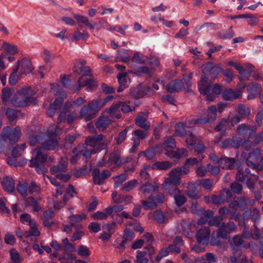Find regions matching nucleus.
<instances>
[{"instance_id":"bf43d9fd","label":"nucleus","mask_w":263,"mask_h":263,"mask_svg":"<svg viewBox=\"0 0 263 263\" xmlns=\"http://www.w3.org/2000/svg\"><path fill=\"white\" fill-rule=\"evenodd\" d=\"M154 219L159 224H162L165 222V217L162 212L160 210H156L154 213Z\"/></svg>"},{"instance_id":"0e129e2a","label":"nucleus","mask_w":263,"mask_h":263,"mask_svg":"<svg viewBox=\"0 0 263 263\" xmlns=\"http://www.w3.org/2000/svg\"><path fill=\"white\" fill-rule=\"evenodd\" d=\"M138 184V181L136 179H133L126 182L122 190L126 192H129L134 189Z\"/></svg>"},{"instance_id":"680f3d73","label":"nucleus","mask_w":263,"mask_h":263,"mask_svg":"<svg viewBox=\"0 0 263 263\" xmlns=\"http://www.w3.org/2000/svg\"><path fill=\"white\" fill-rule=\"evenodd\" d=\"M43 140V135H32L29 137L30 144L35 146L37 144H41Z\"/></svg>"},{"instance_id":"dca6fc26","label":"nucleus","mask_w":263,"mask_h":263,"mask_svg":"<svg viewBox=\"0 0 263 263\" xmlns=\"http://www.w3.org/2000/svg\"><path fill=\"white\" fill-rule=\"evenodd\" d=\"M169 193L173 196L175 204L177 206H181L186 202V197L177 187H173L169 191Z\"/></svg>"},{"instance_id":"8fccbe9b","label":"nucleus","mask_w":263,"mask_h":263,"mask_svg":"<svg viewBox=\"0 0 263 263\" xmlns=\"http://www.w3.org/2000/svg\"><path fill=\"white\" fill-rule=\"evenodd\" d=\"M2 92V99L3 103L6 104L11 100L12 95V90L9 88H4L3 89Z\"/></svg>"},{"instance_id":"774afa93","label":"nucleus","mask_w":263,"mask_h":263,"mask_svg":"<svg viewBox=\"0 0 263 263\" xmlns=\"http://www.w3.org/2000/svg\"><path fill=\"white\" fill-rule=\"evenodd\" d=\"M137 263H147L148 259L145 257L146 254V251H138L137 252Z\"/></svg>"},{"instance_id":"ea45409f","label":"nucleus","mask_w":263,"mask_h":263,"mask_svg":"<svg viewBox=\"0 0 263 263\" xmlns=\"http://www.w3.org/2000/svg\"><path fill=\"white\" fill-rule=\"evenodd\" d=\"M88 106L90 111L96 114L103 106V103H102V99L93 100L89 102Z\"/></svg>"},{"instance_id":"6e6552de","label":"nucleus","mask_w":263,"mask_h":263,"mask_svg":"<svg viewBox=\"0 0 263 263\" xmlns=\"http://www.w3.org/2000/svg\"><path fill=\"white\" fill-rule=\"evenodd\" d=\"M258 176L254 174H251L249 168H246L245 171L239 170L236 175V180L239 182L246 181V184L249 189L253 191L254 189V184L258 180Z\"/></svg>"},{"instance_id":"2eb2a0df","label":"nucleus","mask_w":263,"mask_h":263,"mask_svg":"<svg viewBox=\"0 0 263 263\" xmlns=\"http://www.w3.org/2000/svg\"><path fill=\"white\" fill-rule=\"evenodd\" d=\"M210 235V228L207 227H203L197 232L196 238L199 243L207 245L209 241Z\"/></svg>"},{"instance_id":"f3484780","label":"nucleus","mask_w":263,"mask_h":263,"mask_svg":"<svg viewBox=\"0 0 263 263\" xmlns=\"http://www.w3.org/2000/svg\"><path fill=\"white\" fill-rule=\"evenodd\" d=\"M110 176V173L108 170H104L102 173H100V170L95 168L92 171V176L94 183L100 184L102 183L106 179Z\"/></svg>"},{"instance_id":"f257e3e1","label":"nucleus","mask_w":263,"mask_h":263,"mask_svg":"<svg viewBox=\"0 0 263 263\" xmlns=\"http://www.w3.org/2000/svg\"><path fill=\"white\" fill-rule=\"evenodd\" d=\"M86 62L84 60H80L76 62L73 66V72L75 74L81 75L78 80L79 90L82 87L86 86L87 91H91L97 86L96 82L91 78V69L89 66H86Z\"/></svg>"},{"instance_id":"4468645a","label":"nucleus","mask_w":263,"mask_h":263,"mask_svg":"<svg viewBox=\"0 0 263 263\" xmlns=\"http://www.w3.org/2000/svg\"><path fill=\"white\" fill-rule=\"evenodd\" d=\"M133 159L132 157H120L119 153L115 152L110 154L108 159V162L114 164L117 166H120L123 164L132 162Z\"/></svg>"},{"instance_id":"e433bc0d","label":"nucleus","mask_w":263,"mask_h":263,"mask_svg":"<svg viewBox=\"0 0 263 263\" xmlns=\"http://www.w3.org/2000/svg\"><path fill=\"white\" fill-rule=\"evenodd\" d=\"M103 139V135L102 134L96 136L88 137L86 140V143L91 147H95L99 144Z\"/></svg>"},{"instance_id":"69168bd1","label":"nucleus","mask_w":263,"mask_h":263,"mask_svg":"<svg viewBox=\"0 0 263 263\" xmlns=\"http://www.w3.org/2000/svg\"><path fill=\"white\" fill-rule=\"evenodd\" d=\"M148 200H153L156 203H162L165 200V197L162 193H159L156 195L151 194L148 197Z\"/></svg>"},{"instance_id":"2f4dec72","label":"nucleus","mask_w":263,"mask_h":263,"mask_svg":"<svg viewBox=\"0 0 263 263\" xmlns=\"http://www.w3.org/2000/svg\"><path fill=\"white\" fill-rule=\"evenodd\" d=\"M112 210L111 208H107L103 211H97L92 216L94 219L104 220L107 219L108 215H112Z\"/></svg>"},{"instance_id":"4c0bfd02","label":"nucleus","mask_w":263,"mask_h":263,"mask_svg":"<svg viewBox=\"0 0 263 263\" xmlns=\"http://www.w3.org/2000/svg\"><path fill=\"white\" fill-rule=\"evenodd\" d=\"M131 61L133 63L140 65L146 63L148 61V58L139 52L135 51Z\"/></svg>"},{"instance_id":"e2e57ef3","label":"nucleus","mask_w":263,"mask_h":263,"mask_svg":"<svg viewBox=\"0 0 263 263\" xmlns=\"http://www.w3.org/2000/svg\"><path fill=\"white\" fill-rule=\"evenodd\" d=\"M120 103L121 104L120 109L123 112L127 113L130 111H133L135 109L134 106L129 105V102L127 103L126 102L120 101Z\"/></svg>"},{"instance_id":"f03ea898","label":"nucleus","mask_w":263,"mask_h":263,"mask_svg":"<svg viewBox=\"0 0 263 263\" xmlns=\"http://www.w3.org/2000/svg\"><path fill=\"white\" fill-rule=\"evenodd\" d=\"M35 155L29 161V165L34 167L38 174H45L47 172V167L53 162L54 159L52 157H47L41 149L35 148L33 150Z\"/></svg>"},{"instance_id":"de8ad7c7","label":"nucleus","mask_w":263,"mask_h":263,"mask_svg":"<svg viewBox=\"0 0 263 263\" xmlns=\"http://www.w3.org/2000/svg\"><path fill=\"white\" fill-rule=\"evenodd\" d=\"M18 112L17 110L8 108L6 110V116L11 124H15L17 118Z\"/></svg>"},{"instance_id":"a18cd8bd","label":"nucleus","mask_w":263,"mask_h":263,"mask_svg":"<svg viewBox=\"0 0 263 263\" xmlns=\"http://www.w3.org/2000/svg\"><path fill=\"white\" fill-rule=\"evenodd\" d=\"M172 166V164L169 161H158L155 162L153 166L154 169L160 170H166L170 168Z\"/></svg>"},{"instance_id":"b1692460","label":"nucleus","mask_w":263,"mask_h":263,"mask_svg":"<svg viewBox=\"0 0 263 263\" xmlns=\"http://www.w3.org/2000/svg\"><path fill=\"white\" fill-rule=\"evenodd\" d=\"M73 17L76 20L77 23L80 27H81V25L83 24L88 27L90 30H93L95 28L96 23L93 24L90 23L88 18L86 16L80 14H74Z\"/></svg>"},{"instance_id":"5701e85b","label":"nucleus","mask_w":263,"mask_h":263,"mask_svg":"<svg viewBox=\"0 0 263 263\" xmlns=\"http://www.w3.org/2000/svg\"><path fill=\"white\" fill-rule=\"evenodd\" d=\"M63 102L62 98L59 97L56 98L54 102L49 106V109L47 111L48 115L50 117H52L55 112L61 108Z\"/></svg>"},{"instance_id":"052dcab7","label":"nucleus","mask_w":263,"mask_h":263,"mask_svg":"<svg viewBox=\"0 0 263 263\" xmlns=\"http://www.w3.org/2000/svg\"><path fill=\"white\" fill-rule=\"evenodd\" d=\"M144 92L141 87L138 86L131 89L130 95L135 98H141L144 96Z\"/></svg>"},{"instance_id":"a19ab883","label":"nucleus","mask_w":263,"mask_h":263,"mask_svg":"<svg viewBox=\"0 0 263 263\" xmlns=\"http://www.w3.org/2000/svg\"><path fill=\"white\" fill-rule=\"evenodd\" d=\"M240 93L233 91L232 89L226 90L222 93V97L225 100L232 101L239 97Z\"/></svg>"},{"instance_id":"20e7f679","label":"nucleus","mask_w":263,"mask_h":263,"mask_svg":"<svg viewBox=\"0 0 263 263\" xmlns=\"http://www.w3.org/2000/svg\"><path fill=\"white\" fill-rule=\"evenodd\" d=\"M198 88L200 93L206 96V100L213 101L216 95L222 92V87L218 84H212L206 77L202 78L198 84Z\"/></svg>"},{"instance_id":"a211bd4d","label":"nucleus","mask_w":263,"mask_h":263,"mask_svg":"<svg viewBox=\"0 0 263 263\" xmlns=\"http://www.w3.org/2000/svg\"><path fill=\"white\" fill-rule=\"evenodd\" d=\"M159 186L155 181L146 182L143 183L139 191L144 195H146L154 192L159 189Z\"/></svg>"},{"instance_id":"1a4fd4ad","label":"nucleus","mask_w":263,"mask_h":263,"mask_svg":"<svg viewBox=\"0 0 263 263\" xmlns=\"http://www.w3.org/2000/svg\"><path fill=\"white\" fill-rule=\"evenodd\" d=\"M260 155L261 149L259 148L252 149L246 160L247 166L257 172L263 171V164L258 163Z\"/></svg>"},{"instance_id":"5fc2aeb1","label":"nucleus","mask_w":263,"mask_h":263,"mask_svg":"<svg viewBox=\"0 0 263 263\" xmlns=\"http://www.w3.org/2000/svg\"><path fill=\"white\" fill-rule=\"evenodd\" d=\"M3 47L4 51L8 54L13 55L17 52V47L14 45L3 42Z\"/></svg>"},{"instance_id":"0eeeda50","label":"nucleus","mask_w":263,"mask_h":263,"mask_svg":"<svg viewBox=\"0 0 263 263\" xmlns=\"http://www.w3.org/2000/svg\"><path fill=\"white\" fill-rule=\"evenodd\" d=\"M59 127L58 126L51 125L47 130V134L43 135V140L42 142V148L52 151L59 147L57 140V133Z\"/></svg>"},{"instance_id":"09e8293b","label":"nucleus","mask_w":263,"mask_h":263,"mask_svg":"<svg viewBox=\"0 0 263 263\" xmlns=\"http://www.w3.org/2000/svg\"><path fill=\"white\" fill-rule=\"evenodd\" d=\"M217 35L223 39H229L234 36V32L232 27H231L228 30H222L217 32Z\"/></svg>"},{"instance_id":"39448f33","label":"nucleus","mask_w":263,"mask_h":263,"mask_svg":"<svg viewBox=\"0 0 263 263\" xmlns=\"http://www.w3.org/2000/svg\"><path fill=\"white\" fill-rule=\"evenodd\" d=\"M35 92L30 87L21 88L17 91V95L11 101V103L16 107H25L31 103L35 104L36 100L33 97Z\"/></svg>"},{"instance_id":"c85d7f7f","label":"nucleus","mask_w":263,"mask_h":263,"mask_svg":"<svg viewBox=\"0 0 263 263\" xmlns=\"http://www.w3.org/2000/svg\"><path fill=\"white\" fill-rule=\"evenodd\" d=\"M17 63H19L17 66L21 67L22 74H27L32 71L33 69L32 64L29 60L24 59L20 62L18 61Z\"/></svg>"},{"instance_id":"7ed1b4c3","label":"nucleus","mask_w":263,"mask_h":263,"mask_svg":"<svg viewBox=\"0 0 263 263\" xmlns=\"http://www.w3.org/2000/svg\"><path fill=\"white\" fill-rule=\"evenodd\" d=\"M47 177L52 184L57 186L54 197L58 199L59 196L64 194L62 197L63 201L60 202H57L54 204V207L55 209H60L63 208L66 203L73 197V194L75 193L74 187L72 185L69 184L68 187L66 188L64 184L59 183L55 178L51 176H47Z\"/></svg>"},{"instance_id":"473e14b6","label":"nucleus","mask_w":263,"mask_h":263,"mask_svg":"<svg viewBox=\"0 0 263 263\" xmlns=\"http://www.w3.org/2000/svg\"><path fill=\"white\" fill-rule=\"evenodd\" d=\"M80 117L83 118L85 121H88L93 119L95 114L93 112L91 111L88 106H84L81 109L80 112Z\"/></svg>"},{"instance_id":"cd10ccee","label":"nucleus","mask_w":263,"mask_h":263,"mask_svg":"<svg viewBox=\"0 0 263 263\" xmlns=\"http://www.w3.org/2000/svg\"><path fill=\"white\" fill-rule=\"evenodd\" d=\"M121 105L120 101H117L109 107L108 113L110 117L118 119L121 117V115L119 113Z\"/></svg>"},{"instance_id":"72a5a7b5","label":"nucleus","mask_w":263,"mask_h":263,"mask_svg":"<svg viewBox=\"0 0 263 263\" xmlns=\"http://www.w3.org/2000/svg\"><path fill=\"white\" fill-rule=\"evenodd\" d=\"M111 123V120L105 117H101L97 120L96 126L100 130H105Z\"/></svg>"},{"instance_id":"6e6d98bb","label":"nucleus","mask_w":263,"mask_h":263,"mask_svg":"<svg viewBox=\"0 0 263 263\" xmlns=\"http://www.w3.org/2000/svg\"><path fill=\"white\" fill-rule=\"evenodd\" d=\"M25 148L26 144L25 143L17 145L13 148L12 151V156L14 158L21 156L22 152L25 149Z\"/></svg>"},{"instance_id":"412c9836","label":"nucleus","mask_w":263,"mask_h":263,"mask_svg":"<svg viewBox=\"0 0 263 263\" xmlns=\"http://www.w3.org/2000/svg\"><path fill=\"white\" fill-rule=\"evenodd\" d=\"M117 79L119 86L118 88V92H122L125 88L127 87L130 83V79L126 73H120L117 76Z\"/></svg>"},{"instance_id":"4be33fe9","label":"nucleus","mask_w":263,"mask_h":263,"mask_svg":"<svg viewBox=\"0 0 263 263\" xmlns=\"http://www.w3.org/2000/svg\"><path fill=\"white\" fill-rule=\"evenodd\" d=\"M219 216L224 219L227 218L230 219H239L240 215L236 212H231V211L226 206H223L219 209L218 211Z\"/></svg>"},{"instance_id":"423d86ee","label":"nucleus","mask_w":263,"mask_h":263,"mask_svg":"<svg viewBox=\"0 0 263 263\" xmlns=\"http://www.w3.org/2000/svg\"><path fill=\"white\" fill-rule=\"evenodd\" d=\"M233 244L231 245L232 255L227 258L228 263H249L246 255H242L241 250L236 248V247H245L244 241L240 235H235L233 239Z\"/></svg>"},{"instance_id":"bb28decb","label":"nucleus","mask_w":263,"mask_h":263,"mask_svg":"<svg viewBox=\"0 0 263 263\" xmlns=\"http://www.w3.org/2000/svg\"><path fill=\"white\" fill-rule=\"evenodd\" d=\"M165 154L171 158H175L176 159H179L182 157L187 156V151L184 148L178 149L176 151H166Z\"/></svg>"},{"instance_id":"49530a36","label":"nucleus","mask_w":263,"mask_h":263,"mask_svg":"<svg viewBox=\"0 0 263 263\" xmlns=\"http://www.w3.org/2000/svg\"><path fill=\"white\" fill-rule=\"evenodd\" d=\"M10 256V263H22L23 258L20 256L18 252L15 249H11L9 251Z\"/></svg>"},{"instance_id":"3c124183","label":"nucleus","mask_w":263,"mask_h":263,"mask_svg":"<svg viewBox=\"0 0 263 263\" xmlns=\"http://www.w3.org/2000/svg\"><path fill=\"white\" fill-rule=\"evenodd\" d=\"M246 205L245 200L241 198L237 200L232 201L230 204L229 207L233 210H237L238 208L244 209Z\"/></svg>"},{"instance_id":"393cba45","label":"nucleus","mask_w":263,"mask_h":263,"mask_svg":"<svg viewBox=\"0 0 263 263\" xmlns=\"http://www.w3.org/2000/svg\"><path fill=\"white\" fill-rule=\"evenodd\" d=\"M85 102V100L82 97H79L72 102H66L64 105V109L68 111L75 110V107H79Z\"/></svg>"},{"instance_id":"9b49d317","label":"nucleus","mask_w":263,"mask_h":263,"mask_svg":"<svg viewBox=\"0 0 263 263\" xmlns=\"http://www.w3.org/2000/svg\"><path fill=\"white\" fill-rule=\"evenodd\" d=\"M2 134L7 142L10 144L16 142L22 135L21 128L18 126L13 128L7 127L3 129Z\"/></svg>"},{"instance_id":"13d9d810","label":"nucleus","mask_w":263,"mask_h":263,"mask_svg":"<svg viewBox=\"0 0 263 263\" xmlns=\"http://www.w3.org/2000/svg\"><path fill=\"white\" fill-rule=\"evenodd\" d=\"M175 134L179 137H183L186 134V131L184 127V124L182 122H179L175 125Z\"/></svg>"},{"instance_id":"9d476101","label":"nucleus","mask_w":263,"mask_h":263,"mask_svg":"<svg viewBox=\"0 0 263 263\" xmlns=\"http://www.w3.org/2000/svg\"><path fill=\"white\" fill-rule=\"evenodd\" d=\"M189 171V168L185 166L178 167L172 170L170 173V177L165 180V183L175 186L180 184L181 176L186 174Z\"/></svg>"},{"instance_id":"aec40b11","label":"nucleus","mask_w":263,"mask_h":263,"mask_svg":"<svg viewBox=\"0 0 263 263\" xmlns=\"http://www.w3.org/2000/svg\"><path fill=\"white\" fill-rule=\"evenodd\" d=\"M183 87V82L180 80L176 79L169 83L166 87V89L168 92L173 93L182 90Z\"/></svg>"},{"instance_id":"338daca9","label":"nucleus","mask_w":263,"mask_h":263,"mask_svg":"<svg viewBox=\"0 0 263 263\" xmlns=\"http://www.w3.org/2000/svg\"><path fill=\"white\" fill-rule=\"evenodd\" d=\"M21 221L26 224L29 226L33 224L36 222L34 219H32L30 215L28 214H23L20 216Z\"/></svg>"},{"instance_id":"864d4df0","label":"nucleus","mask_w":263,"mask_h":263,"mask_svg":"<svg viewBox=\"0 0 263 263\" xmlns=\"http://www.w3.org/2000/svg\"><path fill=\"white\" fill-rule=\"evenodd\" d=\"M30 226V230L26 231L25 234L26 237L31 236H39L40 234V231L37 229L36 222L33 223V224H31Z\"/></svg>"},{"instance_id":"7c9ffc66","label":"nucleus","mask_w":263,"mask_h":263,"mask_svg":"<svg viewBox=\"0 0 263 263\" xmlns=\"http://www.w3.org/2000/svg\"><path fill=\"white\" fill-rule=\"evenodd\" d=\"M67 167V159L62 158L59 164L50 168L51 174H57L61 172H65Z\"/></svg>"},{"instance_id":"c756f323","label":"nucleus","mask_w":263,"mask_h":263,"mask_svg":"<svg viewBox=\"0 0 263 263\" xmlns=\"http://www.w3.org/2000/svg\"><path fill=\"white\" fill-rule=\"evenodd\" d=\"M186 194L189 197L193 199H197L200 197L199 192L196 189V184L193 182L188 184Z\"/></svg>"},{"instance_id":"6ab92c4d","label":"nucleus","mask_w":263,"mask_h":263,"mask_svg":"<svg viewBox=\"0 0 263 263\" xmlns=\"http://www.w3.org/2000/svg\"><path fill=\"white\" fill-rule=\"evenodd\" d=\"M217 108L216 106H211L209 107L207 113V118L197 119L195 121L196 124L202 123L205 124L211 120H214L217 116Z\"/></svg>"},{"instance_id":"603ef678","label":"nucleus","mask_w":263,"mask_h":263,"mask_svg":"<svg viewBox=\"0 0 263 263\" xmlns=\"http://www.w3.org/2000/svg\"><path fill=\"white\" fill-rule=\"evenodd\" d=\"M25 204L26 206H31L33 208L34 212H38L40 210V207L36 200L32 197H29L25 199Z\"/></svg>"},{"instance_id":"f8f14e48","label":"nucleus","mask_w":263,"mask_h":263,"mask_svg":"<svg viewBox=\"0 0 263 263\" xmlns=\"http://www.w3.org/2000/svg\"><path fill=\"white\" fill-rule=\"evenodd\" d=\"M236 228V225L232 221L227 223L223 222L217 230V237L222 239H227L228 235L234 232Z\"/></svg>"},{"instance_id":"f704fd0d","label":"nucleus","mask_w":263,"mask_h":263,"mask_svg":"<svg viewBox=\"0 0 263 263\" xmlns=\"http://www.w3.org/2000/svg\"><path fill=\"white\" fill-rule=\"evenodd\" d=\"M116 61H121L124 63H127L130 60V56L129 51L127 49H121L117 51V54L116 55Z\"/></svg>"},{"instance_id":"c03bdc74","label":"nucleus","mask_w":263,"mask_h":263,"mask_svg":"<svg viewBox=\"0 0 263 263\" xmlns=\"http://www.w3.org/2000/svg\"><path fill=\"white\" fill-rule=\"evenodd\" d=\"M28 184L25 181H19L17 185V192L24 197H26L28 191Z\"/></svg>"},{"instance_id":"58836bf2","label":"nucleus","mask_w":263,"mask_h":263,"mask_svg":"<svg viewBox=\"0 0 263 263\" xmlns=\"http://www.w3.org/2000/svg\"><path fill=\"white\" fill-rule=\"evenodd\" d=\"M135 123L137 126L145 130H147L150 128V123L145 117L141 115L137 116L135 121Z\"/></svg>"},{"instance_id":"c9c22d12","label":"nucleus","mask_w":263,"mask_h":263,"mask_svg":"<svg viewBox=\"0 0 263 263\" xmlns=\"http://www.w3.org/2000/svg\"><path fill=\"white\" fill-rule=\"evenodd\" d=\"M4 189L8 193H12L14 191L15 182L12 178L6 177L2 183Z\"/></svg>"},{"instance_id":"a878e982","label":"nucleus","mask_w":263,"mask_h":263,"mask_svg":"<svg viewBox=\"0 0 263 263\" xmlns=\"http://www.w3.org/2000/svg\"><path fill=\"white\" fill-rule=\"evenodd\" d=\"M235 160L234 158L221 156L220 158L219 164L222 169H233L234 167Z\"/></svg>"},{"instance_id":"37998d69","label":"nucleus","mask_w":263,"mask_h":263,"mask_svg":"<svg viewBox=\"0 0 263 263\" xmlns=\"http://www.w3.org/2000/svg\"><path fill=\"white\" fill-rule=\"evenodd\" d=\"M67 111H68L67 110H64V108H63V110L60 112L58 118V124H59L61 122L65 120H66L67 122L69 124H71L73 122L74 118L72 115H68L67 117H66V115Z\"/></svg>"},{"instance_id":"ddd939ff","label":"nucleus","mask_w":263,"mask_h":263,"mask_svg":"<svg viewBox=\"0 0 263 263\" xmlns=\"http://www.w3.org/2000/svg\"><path fill=\"white\" fill-rule=\"evenodd\" d=\"M236 110L237 114H236L231 119V122L233 126L238 123L241 120L248 117L250 114V108L243 104H240L236 107Z\"/></svg>"},{"instance_id":"4d7b16f0","label":"nucleus","mask_w":263,"mask_h":263,"mask_svg":"<svg viewBox=\"0 0 263 263\" xmlns=\"http://www.w3.org/2000/svg\"><path fill=\"white\" fill-rule=\"evenodd\" d=\"M248 91L253 95L258 93L261 91V86L255 82L252 83L247 88Z\"/></svg>"},{"instance_id":"79ce46f5","label":"nucleus","mask_w":263,"mask_h":263,"mask_svg":"<svg viewBox=\"0 0 263 263\" xmlns=\"http://www.w3.org/2000/svg\"><path fill=\"white\" fill-rule=\"evenodd\" d=\"M250 216L254 222L258 220L260 217L258 210L254 208L246 211L243 214V218H248Z\"/></svg>"}]
</instances>
